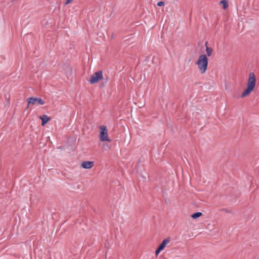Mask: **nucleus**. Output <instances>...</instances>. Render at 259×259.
Segmentation results:
<instances>
[{
  "instance_id": "f257e3e1",
  "label": "nucleus",
  "mask_w": 259,
  "mask_h": 259,
  "mask_svg": "<svg viewBox=\"0 0 259 259\" xmlns=\"http://www.w3.org/2000/svg\"><path fill=\"white\" fill-rule=\"evenodd\" d=\"M256 82V78L254 73L251 72L249 74V78L247 84L246 89L241 94V98H243L249 95L253 90Z\"/></svg>"
},
{
  "instance_id": "f03ea898",
  "label": "nucleus",
  "mask_w": 259,
  "mask_h": 259,
  "mask_svg": "<svg viewBox=\"0 0 259 259\" xmlns=\"http://www.w3.org/2000/svg\"><path fill=\"white\" fill-rule=\"evenodd\" d=\"M208 63V60L206 55L203 54L199 56L196 64L201 73L203 74L206 72Z\"/></svg>"
},
{
  "instance_id": "7ed1b4c3",
  "label": "nucleus",
  "mask_w": 259,
  "mask_h": 259,
  "mask_svg": "<svg viewBox=\"0 0 259 259\" xmlns=\"http://www.w3.org/2000/svg\"><path fill=\"white\" fill-rule=\"evenodd\" d=\"M100 130L99 138L100 141L102 142H111L108 137V130L106 127L104 125H101L100 126Z\"/></svg>"
},
{
  "instance_id": "20e7f679",
  "label": "nucleus",
  "mask_w": 259,
  "mask_h": 259,
  "mask_svg": "<svg viewBox=\"0 0 259 259\" xmlns=\"http://www.w3.org/2000/svg\"><path fill=\"white\" fill-rule=\"evenodd\" d=\"M103 78V73L102 71H99L93 74L89 80V82L91 84H94L98 82Z\"/></svg>"
},
{
  "instance_id": "39448f33",
  "label": "nucleus",
  "mask_w": 259,
  "mask_h": 259,
  "mask_svg": "<svg viewBox=\"0 0 259 259\" xmlns=\"http://www.w3.org/2000/svg\"><path fill=\"white\" fill-rule=\"evenodd\" d=\"M28 105L27 108H28L30 105H34L35 104H39L42 105L45 104L44 101L40 98L30 97L27 99Z\"/></svg>"
},
{
  "instance_id": "423d86ee",
  "label": "nucleus",
  "mask_w": 259,
  "mask_h": 259,
  "mask_svg": "<svg viewBox=\"0 0 259 259\" xmlns=\"http://www.w3.org/2000/svg\"><path fill=\"white\" fill-rule=\"evenodd\" d=\"M94 165L93 161H85L82 162L81 166L85 169H89L92 168Z\"/></svg>"
},
{
  "instance_id": "0eeeda50",
  "label": "nucleus",
  "mask_w": 259,
  "mask_h": 259,
  "mask_svg": "<svg viewBox=\"0 0 259 259\" xmlns=\"http://www.w3.org/2000/svg\"><path fill=\"white\" fill-rule=\"evenodd\" d=\"M39 118L41 120L42 126H44L50 120V117L47 115L40 116Z\"/></svg>"
},
{
  "instance_id": "6e6552de",
  "label": "nucleus",
  "mask_w": 259,
  "mask_h": 259,
  "mask_svg": "<svg viewBox=\"0 0 259 259\" xmlns=\"http://www.w3.org/2000/svg\"><path fill=\"white\" fill-rule=\"evenodd\" d=\"M170 241V240L169 237L166 238V239L163 240V241L162 242V243L160 244L158 247L162 250H163L166 244L169 243Z\"/></svg>"
},
{
  "instance_id": "1a4fd4ad",
  "label": "nucleus",
  "mask_w": 259,
  "mask_h": 259,
  "mask_svg": "<svg viewBox=\"0 0 259 259\" xmlns=\"http://www.w3.org/2000/svg\"><path fill=\"white\" fill-rule=\"evenodd\" d=\"M205 46L206 47V56H210L212 53V52H213V50L212 48H209L208 47V42L207 41H206L205 42Z\"/></svg>"
},
{
  "instance_id": "9d476101",
  "label": "nucleus",
  "mask_w": 259,
  "mask_h": 259,
  "mask_svg": "<svg viewBox=\"0 0 259 259\" xmlns=\"http://www.w3.org/2000/svg\"><path fill=\"white\" fill-rule=\"evenodd\" d=\"M202 215V213L201 212H195L193 214H192L191 215V217L193 219H195L198 218L199 217H201Z\"/></svg>"
},
{
  "instance_id": "9b49d317",
  "label": "nucleus",
  "mask_w": 259,
  "mask_h": 259,
  "mask_svg": "<svg viewBox=\"0 0 259 259\" xmlns=\"http://www.w3.org/2000/svg\"><path fill=\"white\" fill-rule=\"evenodd\" d=\"M220 3L223 4L224 9H226L228 7L227 1H226V0L221 1L220 2Z\"/></svg>"
},
{
  "instance_id": "f8f14e48",
  "label": "nucleus",
  "mask_w": 259,
  "mask_h": 259,
  "mask_svg": "<svg viewBox=\"0 0 259 259\" xmlns=\"http://www.w3.org/2000/svg\"><path fill=\"white\" fill-rule=\"evenodd\" d=\"M162 251L161 249H160L159 247L155 251V254L156 255H158V254Z\"/></svg>"
},
{
  "instance_id": "ddd939ff",
  "label": "nucleus",
  "mask_w": 259,
  "mask_h": 259,
  "mask_svg": "<svg viewBox=\"0 0 259 259\" xmlns=\"http://www.w3.org/2000/svg\"><path fill=\"white\" fill-rule=\"evenodd\" d=\"M164 3L163 2H162V1L159 2L157 3V5L159 7H161L162 6H164Z\"/></svg>"
},
{
  "instance_id": "4468645a",
  "label": "nucleus",
  "mask_w": 259,
  "mask_h": 259,
  "mask_svg": "<svg viewBox=\"0 0 259 259\" xmlns=\"http://www.w3.org/2000/svg\"><path fill=\"white\" fill-rule=\"evenodd\" d=\"M72 0H66L65 2V5H67L69 4Z\"/></svg>"
}]
</instances>
